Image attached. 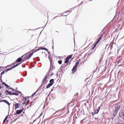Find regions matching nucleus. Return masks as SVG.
Segmentation results:
<instances>
[{"label": "nucleus", "instance_id": "nucleus-1", "mask_svg": "<svg viewBox=\"0 0 124 124\" xmlns=\"http://www.w3.org/2000/svg\"><path fill=\"white\" fill-rule=\"evenodd\" d=\"M47 77L48 76L47 75H46L45 76L42 82L41 85H43L47 83Z\"/></svg>", "mask_w": 124, "mask_h": 124}, {"label": "nucleus", "instance_id": "nucleus-2", "mask_svg": "<svg viewBox=\"0 0 124 124\" xmlns=\"http://www.w3.org/2000/svg\"><path fill=\"white\" fill-rule=\"evenodd\" d=\"M21 57L23 58L22 60V61L23 62L29 59V58H28V56L26 54L22 56Z\"/></svg>", "mask_w": 124, "mask_h": 124}, {"label": "nucleus", "instance_id": "nucleus-3", "mask_svg": "<svg viewBox=\"0 0 124 124\" xmlns=\"http://www.w3.org/2000/svg\"><path fill=\"white\" fill-rule=\"evenodd\" d=\"M41 49L45 50L47 51H48V50L47 48H46L45 47H43L42 46H41V47H39V48L35 50V51H33L32 52V53H33H33H34L35 52H36L38 51L39 50H41Z\"/></svg>", "mask_w": 124, "mask_h": 124}, {"label": "nucleus", "instance_id": "nucleus-4", "mask_svg": "<svg viewBox=\"0 0 124 124\" xmlns=\"http://www.w3.org/2000/svg\"><path fill=\"white\" fill-rule=\"evenodd\" d=\"M64 109L63 108H62L59 110L56 111L55 112V114H56V115H58V114H59L60 115V114H62L63 113L62 112L64 111Z\"/></svg>", "mask_w": 124, "mask_h": 124}, {"label": "nucleus", "instance_id": "nucleus-5", "mask_svg": "<svg viewBox=\"0 0 124 124\" xmlns=\"http://www.w3.org/2000/svg\"><path fill=\"white\" fill-rule=\"evenodd\" d=\"M120 108V106L119 105L116 106L115 107V113L116 115L117 113L118 112V111Z\"/></svg>", "mask_w": 124, "mask_h": 124}, {"label": "nucleus", "instance_id": "nucleus-6", "mask_svg": "<svg viewBox=\"0 0 124 124\" xmlns=\"http://www.w3.org/2000/svg\"><path fill=\"white\" fill-rule=\"evenodd\" d=\"M31 51H30L26 53L27 55L28 56V58H29V59L31 57L33 54V53H31Z\"/></svg>", "mask_w": 124, "mask_h": 124}, {"label": "nucleus", "instance_id": "nucleus-7", "mask_svg": "<svg viewBox=\"0 0 124 124\" xmlns=\"http://www.w3.org/2000/svg\"><path fill=\"white\" fill-rule=\"evenodd\" d=\"M19 64H20V63H17L16 65H15L14 66H13L12 67H11V68H10L9 69H7L6 70V72H7L8 71V70H10L11 69H12L13 68H15V67L17 66Z\"/></svg>", "mask_w": 124, "mask_h": 124}, {"label": "nucleus", "instance_id": "nucleus-8", "mask_svg": "<svg viewBox=\"0 0 124 124\" xmlns=\"http://www.w3.org/2000/svg\"><path fill=\"white\" fill-rule=\"evenodd\" d=\"M4 102L6 104H7L8 106H9L10 104L9 103L8 101L5 100H1L0 101V102Z\"/></svg>", "mask_w": 124, "mask_h": 124}, {"label": "nucleus", "instance_id": "nucleus-9", "mask_svg": "<svg viewBox=\"0 0 124 124\" xmlns=\"http://www.w3.org/2000/svg\"><path fill=\"white\" fill-rule=\"evenodd\" d=\"M23 108L19 110H17L16 112V114H20L23 111Z\"/></svg>", "mask_w": 124, "mask_h": 124}, {"label": "nucleus", "instance_id": "nucleus-10", "mask_svg": "<svg viewBox=\"0 0 124 124\" xmlns=\"http://www.w3.org/2000/svg\"><path fill=\"white\" fill-rule=\"evenodd\" d=\"M77 67H75V66H74L72 69V73L73 74L74 73V72L77 71Z\"/></svg>", "mask_w": 124, "mask_h": 124}, {"label": "nucleus", "instance_id": "nucleus-11", "mask_svg": "<svg viewBox=\"0 0 124 124\" xmlns=\"http://www.w3.org/2000/svg\"><path fill=\"white\" fill-rule=\"evenodd\" d=\"M23 58L21 57V56L20 57L18 58L16 61V62H19L21 61L22 60V58L23 59Z\"/></svg>", "mask_w": 124, "mask_h": 124}, {"label": "nucleus", "instance_id": "nucleus-12", "mask_svg": "<svg viewBox=\"0 0 124 124\" xmlns=\"http://www.w3.org/2000/svg\"><path fill=\"white\" fill-rule=\"evenodd\" d=\"M5 93L6 95H9V94H10V95H11L12 93L9 92L7 90H6L5 92Z\"/></svg>", "mask_w": 124, "mask_h": 124}, {"label": "nucleus", "instance_id": "nucleus-13", "mask_svg": "<svg viewBox=\"0 0 124 124\" xmlns=\"http://www.w3.org/2000/svg\"><path fill=\"white\" fill-rule=\"evenodd\" d=\"M15 108H17L19 107V103H16L15 104Z\"/></svg>", "mask_w": 124, "mask_h": 124}, {"label": "nucleus", "instance_id": "nucleus-14", "mask_svg": "<svg viewBox=\"0 0 124 124\" xmlns=\"http://www.w3.org/2000/svg\"><path fill=\"white\" fill-rule=\"evenodd\" d=\"M100 107H99L98 108V109L96 111H95V112H94V114H97L99 110L100 109Z\"/></svg>", "mask_w": 124, "mask_h": 124}, {"label": "nucleus", "instance_id": "nucleus-15", "mask_svg": "<svg viewBox=\"0 0 124 124\" xmlns=\"http://www.w3.org/2000/svg\"><path fill=\"white\" fill-rule=\"evenodd\" d=\"M53 85V83H49L46 86V88H48L50 86H52Z\"/></svg>", "mask_w": 124, "mask_h": 124}, {"label": "nucleus", "instance_id": "nucleus-16", "mask_svg": "<svg viewBox=\"0 0 124 124\" xmlns=\"http://www.w3.org/2000/svg\"><path fill=\"white\" fill-rule=\"evenodd\" d=\"M2 85H3L5 86L7 88H8L9 87L8 85H7L4 82H3Z\"/></svg>", "mask_w": 124, "mask_h": 124}, {"label": "nucleus", "instance_id": "nucleus-17", "mask_svg": "<svg viewBox=\"0 0 124 124\" xmlns=\"http://www.w3.org/2000/svg\"><path fill=\"white\" fill-rule=\"evenodd\" d=\"M69 59L68 58L66 57L65 58V63H66L68 62V61L69 60Z\"/></svg>", "mask_w": 124, "mask_h": 124}, {"label": "nucleus", "instance_id": "nucleus-18", "mask_svg": "<svg viewBox=\"0 0 124 124\" xmlns=\"http://www.w3.org/2000/svg\"><path fill=\"white\" fill-rule=\"evenodd\" d=\"M11 95H14L17 96L19 95V94L18 93H11Z\"/></svg>", "mask_w": 124, "mask_h": 124}, {"label": "nucleus", "instance_id": "nucleus-19", "mask_svg": "<svg viewBox=\"0 0 124 124\" xmlns=\"http://www.w3.org/2000/svg\"><path fill=\"white\" fill-rule=\"evenodd\" d=\"M54 79H52L50 80V83H53V84L54 83Z\"/></svg>", "mask_w": 124, "mask_h": 124}, {"label": "nucleus", "instance_id": "nucleus-20", "mask_svg": "<svg viewBox=\"0 0 124 124\" xmlns=\"http://www.w3.org/2000/svg\"><path fill=\"white\" fill-rule=\"evenodd\" d=\"M103 36L102 35H101L99 38L98 39L100 41L101 39L103 37Z\"/></svg>", "mask_w": 124, "mask_h": 124}, {"label": "nucleus", "instance_id": "nucleus-21", "mask_svg": "<svg viewBox=\"0 0 124 124\" xmlns=\"http://www.w3.org/2000/svg\"><path fill=\"white\" fill-rule=\"evenodd\" d=\"M79 62H77L76 63L75 65L74 66H75V67H77L78 66V65L79 64Z\"/></svg>", "mask_w": 124, "mask_h": 124}, {"label": "nucleus", "instance_id": "nucleus-22", "mask_svg": "<svg viewBox=\"0 0 124 124\" xmlns=\"http://www.w3.org/2000/svg\"><path fill=\"white\" fill-rule=\"evenodd\" d=\"M72 56V54H71V55H70L68 56V57H67L69 59H70L71 58Z\"/></svg>", "mask_w": 124, "mask_h": 124}, {"label": "nucleus", "instance_id": "nucleus-23", "mask_svg": "<svg viewBox=\"0 0 124 124\" xmlns=\"http://www.w3.org/2000/svg\"><path fill=\"white\" fill-rule=\"evenodd\" d=\"M5 71H6V70L3 71L1 73V76L5 73Z\"/></svg>", "mask_w": 124, "mask_h": 124}, {"label": "nucleus", "instance_id": "nucleus-24", "mask_svg": "<svg viewBox=\"0 0 124 124\" xmlns=\"http://www.w3.org/2000/svg\"><path fill=\"white\" fill-rule=\"evenodd\" d=\"M7 116L5 118V119H4V120H3V123H4L5 122V121L7 119Z\"/></svg>", "mask_w": 124, "mask_h": 124}, {"label": "nucleus", "instance_id": "nucleus-25", "mask_svg": "<svg viewBox=\"0 0 124 124\" xmlns=\"http://www.w3.org/2000/svg\"><path fill=\"white\" fill-rule=\"evenodd\" d=\"M58 63L60 64H61L62 63V61L61 60H59L58 61Z\"/></svg>", "mask_w": 124, "mask_h": 124}, {"label": "nucleus", "instance_id": "nucleus-26", "mask_svg": "<svg viewBox=\"0 0 124 124\" xmlns=\"http://www.w3.org/2000/svg\"><path fill=\"white\" fill-rule=\"evenodd\" d=\"M36 60L39 61L40 60L39 58V57H37L36 58Z\"/></svg>", "mask_w": 124, "mask_h": 124}, {"label": "nucleus", "instance_id": "nucleus-27", "mask_svg": "<svg viewBox=\"0 0 124 124\" xmlns=\"http://www.w3.org/2000/svg\"><path fill=\"white\" fill-rule=\"evenodd\" d=\"M30 102V101L28 100L27 101V102L26 103V105H28V104H29V102Z\"/></svg>", "mask_w": 124, "mask_h": 124}, {"label": "nucleus", "instance_id": "nucleus-28", "mask_svg": "<svg viewBox=\"0 0 124 124\" xmlns=\"http://www.w3.org/2000/svg\"><path fill=\"white\" fill-rule=\"evenodd\" d=\"M100 41L98 39L96 42V43L97 44Z\"/></svg>", "mask_w": 124, "mask_h": 124}, {"label": "nucleus", "instance_id": "nucleus-29", "mask_svg": "<svg viewBox=\"0 0 124 124\" xmlns=\"http://www.w3.org/2000/svg\"><path fill=\"white\" fill-rule=\"evenodd\" d=\"M36 93V92H34V93H33V94H32V95L31 96H33L34 95H35V94Z\"/></svg>", "mask_w": 124, "mask_h": 124}, {"label": "nucleus", "instance_id": "nucleus-30", "mask_svg": "<svg viewBox=\"0 0 124 124\" xmlns=\"http://www.w3.org/2000/svg\"><path fill=\"white\" fill-rule=\"evenodd\" d=\"M113 43H112V45L111 46V47H110V48L111 49L112 48V47H113Z\"/></svg>", "mask_w": 124, "mask_h": 124}, {"label": "nucleus", "instance_id": "nucleus-31", "mask_svg": "<svg viewBox=\"0 0 124 124\" xmlns=\"http://www.w3.org/2000/svg\"><path fill=\"white\" fill-rule=\"evenodd\" d=\"M3 86H2L1 85H0V89H2Z\"/></svg>", "mask_w": 124, "mask_h": 124}, {"label": "nucleus", "instance_id": "nucleus-32", "mask_svg": "<svg viewBox=\"0 0 124 124\" xmlns=\"http://www.w3.org/2000/svg\"><path fill=\"white\" fill-rule=\"evenodd\" d=\"M95 46H93V47L92 48V50H93L94 48H95Z\"/></svg>", "mask_w": 124, "mask_h": 124}, {"label": "nucleus", "instance_id": "nucleus-33", "mask_svg": "<svg viewBox=\"0 0 124 124\" xmlns=\"http://www.w3.org/2000/svg\"><path fill=\"white\" fill-rule=\"evenodd\" d=\"M35 49L34 48L31 51H35Z\"/></svg>", "mask_w": 124, "mask_h": 124}, {"label": "nucleus", "instance_id": "nucleus-34", "mask_svg": "<svg viewBox=\"0 0 124 124\" xmlns=\"http://www.w3.org/2000/svg\"><path fill=\"white\" fill-rule=\"evenodd\" d=\"M97 44H96V43H95V44H94V46H95V47H96V45H97Z\"/></svg>", "mask_w": 124, "mask_h": 124}, {"label": "nucleus", "instance_id": "nucleus-35", "mask_svg": "<svg viewBox=\"0 0 124 124\" xmlns=\"http://www.w3.org/2000/svg\"><path fill=\"white\" fill-rule=\"evenodd\" d=\"M48 57H49V59L50 61L51 62V60H50V58H51L49 56Z\"/></svg>", "mask_w": 124, "mask_h": 124}, {"label": "nucleus", "instance_id": "nucleus-36", "mask_svg": "<svg viewBox=\"0 0 124 124\" xmlns=\"http://www.w3.org/2000/svg\"><path fill=\"white\" fill-rule=\"evenodd\" d=\"M114 113H115V114H113V115L114 116V117H115V116L116 115L115 114H116V113H115L114 112Z\"/></svg>", "mask_w": 124, "mask_h": 124}, {"label": "nucleus", "instance_id": "nucleus-37", "mask_svg": "<svg viewBox=\"0 0 124 124\" xmlns=\"http://www.w3.org/2000/svg\"><path fill=\"white\" fill-rule=\"evenodd\" d=\"M2 95V93H0V97L1 96V95Z\"/></svg>", "mask_w": 124, "mask_h": 124}, {"label": "nucleus", "instance_id": "nucleus-38", "mask_svg": "<svg viewBox=\"0 0 124 124\" xmlns=\"http://www.w3.org/2000/svg\"><path fill=\"white\" fill-rule=\"evenodd\" d=\"M108 45V44H107V45H106V46H107Z\"/></svg>", "mask_w": 124, "mask_h": 124}, {"label": "nucleus", "instance_id": "nucleus-39", "mask_svg": "<svg viewBox=\"0 0 124 124\" xmlns=\"http://www.w3.org/2000/svg\"><path fill=\"white\" fill-rule=\"evenodd\" d=\"M123 116H124V113L123 114Z\"/></svg>", "mask_w": 124, "mask_h": 124}, {"label": "nucleus", "instance_id": "nucleus-40", "mask_svg": "<svg viewBox=\"0 0 124 124\" xmlns=\"http://www.w3.org/2000/svg\"><path fill=\"white\" fill-rule=\"evenodd\" d=\"M41 115V114L40 115V116Z\"/></svg>", "mask_w": 124, "mask_h": 124}]
</instances>
